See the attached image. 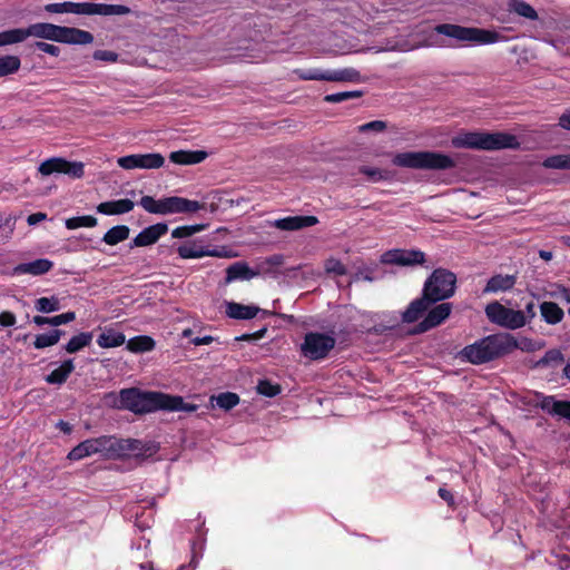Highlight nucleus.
I'll list each match as a JSON object with an SVG mask.
<instances>
[{"mask_svg":"<svg viewBox=\"0 0 570 570\" xmlns=\"http://www.w3.org/2000/svg\"><path fill=\"white\" fill-rule=\"evenodd\" d=\"M118 407L135 414L151 413L160 410L195 412L198 409L196 404L186 403L180 395L157 391H141L137 387L124 389L119 392Z\"/></svg>","mask_w":570,"mask_h":570,"instance_id":"1","label":"nucleus"},{"mask_svg":"<svg viewBox=\"0 0 570 570\" xmlns=\"http://www.w3.org/2000/svg\"><path fill=\"white\" fill-rule=\"evenodd\" d=\"M456 275L445 268H436L426 278L422 296L412 301L402 314L404 323H414L438 302L452 297L455 293Z\"/></svg>","mask_w":570,"mask_h":570,"instance_id":"2","label":"nucleus"},{"mask_svg":"<svg viewBox=\"0 0 570 570\" xmlns=\"http://www.w3.org/2000/svg\"><path fill=\"white\" fill-rule=\"evenodd\" d=\"M519 348L517 338L510 333L484 336L461 351V356L474 365H481L504 357Z\"/></svg>","mask_w":570,"mask_h":570,"instance_id":"3","label":"nucleus"},{"mask_svg":"<svg viewBox=\"0 0 570 570\" xmlns=\"http://www.w3.org/2000/svg\"><path fill=\"white\" fill-rule=\"evenodd\" d=\"M452 145L456 148L476 150L517 149L520 147L517 136L512 134L480 131L461 134L452 139Z\"/></svg>","mask_w":570,"mask_h":570,"instance_id":"4","label":"nucleus"},{"mask_svg":"<svg viewBox=\"0 0 570 570\" xmlns=\"http://www.w3.org/2000/svg\"><path fill=\"white\" fill-rule=\"evenodd\" d=\"M147 213L154 215L191 214L205 209V204L198 200H191L180 196H168L155 199L153 196L145 195L138 202Z\"/></svg>","mask_w":570,"mask_h":570,"instance_id":"5","label":"nucleus"},{"mask_svg":"<svg viewBox=\"0 0 570 570\" xmlns=\"http://www.w3.org/2000/svg\"><path fill=\"white\" fill-rule=\"evenodd\" d=\"M392 161L395 166L413 169L446 170L455 167L450 156L436 151L399 153Z\"/></svg>","mask_w":570,"mask_h":570,"instance_id":"6","label":"nucleus"},{"mask_svg":"<svg viewBox=\"0 0 570 570\" xmlns=\"http://www.w3.org/2000/svg\"><path fill=\"white\" fill-rule=\"evenodd\" d=\"M43 9L49 13H73L85 16H126L131 12V9L124 4L72 1L48 3Z\"/></svg>","mask_w":570,"mask_h":570,"instance_id":"7","label":"nucleus"},{"mask_svg":"<svg viewBox=\"0 0 570 570\" xmlns=\"http://www.w3.org/2000/svg\"><path fill=\"white\" fill-rule=\"evenodd\" d=\"M438 35L453 38L460 42H472L478 45H490L502 41L505 37L494 30L476 27H463L453 23H440L434 27Z\"/></svg>","mask_w":570,"mask_h":570,"instance_id":"8","label":"nucleus"},{"mask_svg":"<svg viewBox=\"0 0 570 570\" xmlns=\"http://www.w3.org/2000/svg\"><path fill=\"white\" fill-rule=\"evenodd\" d=\"M485 314L491 323L508 330H518L525 325V317L520 309L505 307L497 301L487 305Z\"/></svg>","mask_w":570,"mask_h":570,"instance_id":"9","label":"nucleus"},{"mask_svg":"<svg viewBox=\"0 0 570 570\" xmlns=\"http://www.w3.org/2000/svg\"><path fill=\"white\" fill-rule=\"evenodd\" d=\"M335 344L336 340L332 335L309 332L305 334L301 350L305 357L317 361L327 357Z\"/></svg>","mask_w":570,"mask_h":570,"instance_id":"10","label":"nucleus"},{"mask_svg":"<svg viewBox=\"0 0 570 570\" xmlns=\"http://www.w3.org/2000/svg\"><path fill=\"white\" fill-rule=\"evenodd\" d=\"M112 436L102 435L95 439H88L76 445L68 454V459L79 461L92 454L100 453L104 456L111 458Z\"/></svg>","mask_w":570,"mask_h":570,"instance_id":"11","label":"nucleus"},{"mask_svg":"<svg viewBox=\"0 0 570 570\" xmlns=\"http://www.w3.org/2000/svg\"><path fill=\"white\" fill-rule=\"evenodd\" d=\"M38 170L43 176L65 174L76 179L85 175V165L81 161H69L62 157H51L42 161Z\"/></svg>","mask_w":570,"mask_h":570,"instance_id":"12","label":"nucleus"},{"mask_svg":"<svg viewBox=\"0 0 570 570\" xmlns=\"http://www.w3.org/2000/svg\"><path fill=\"white\" fill-rule=\"evenodd\" d=\"M157 451L151 443H144L136 439H117L112 436L111 458H121L134 453L136 456H149Z\"/></svg>","mask_w":570,"mask_h":570,"instance_id":"13","label":"nucleus"},{"mask_svg":"<svg viewBox=\"0 0 570 570\" xmlns=\"http://www.w3.org/2000/svg\"><path fill=\"white\" fill-rule=\"evenodd\" d=\"M177 253L180 258L189 259V258H202L205 256H212V257H228L227 250L225 247L218 248L214 247L210 248V246H204L202 242L194 240L184 243L178 246Z\"/></svg>","mask_w":570,"mask_h":570,"instance_id":"14","label":"nucleus"},{"mask_svg":"<svg viewBox=\"0 0 570 570\" xmlns=\"http://www.w3.org/2000/svg\"><path fill=\"white\" fill-rule=\"evenodd\" d=\"M164 157L160 154L128 155L118 159V165L124 169L147 168L157 169L164 165Z\"/></svg>","mask_w":570,"mask_h":570,"instance_id":"15","label":"nucleus"},{"mask_svg":"<svg viewBox=\"0 0 570 570\" xmlns=\"http://www.w3.org/2000/svg\"><path fill=\"white\" fill-rule=\"evenodd\" d=\"M382 262L399 266H413L425 262V254L417 249H393L383 254Z\"/></svg>","mask_w":570,"mask_h":570,"instance_id":"16","label":"nucleus"},{"mask_svg":"<svg viewBox=\"0 0 570 570\" xmlns=\"http://www.w3.org/2000/svg\"><path fill=\"white\" fill-rule=\"evenodd\" d=\"M451 311L452 304L446 302L440 303L431 309L429 307L426 316L416 325L414 333H424L439 326L450 316Z\"/></svg>","mask_w":570,"mask_h":570,"instance_id":"17","label":"nucleus"},{"mask_svg":"<svg viewBox=\"0 0 570 570\" xmlns=\"http://www.w3.org/2000/svg\"><path fill=\"white\" fill-rule=\"evenodd\" d=\"M168 225L166 223H157L144 228L134 239L132 246L136 247H145L153 245L158 242V239L167 234Z\"/></svg>","mask_w":570,"mask_h":570,"instance_id":"18","label":"nucleus"},{"mask_svg":"<svg viewBox=\"0 0 570 570\" xmlns=\"http://www.w3.org/2000/svg\"><path fill=\"white\" fill-rule=\"evenodd\" d=\"M62 26L49 23V22H37L24 28L26 38L35 37L46 39L50 41L59 42L60 31Z\"/></svg>","mask_w":570,"mask_h":570,"instance_id":"19","label":"nucleus"},{"mask_svg":"<svg viewBox=\"0 0 570 570\" xmlns=\"http://www.w3.org/2000/svg\"><path fill=\"white\" fill-rule=\"evenodd\" d=\"M318 223V218L313 215L307 216H288L276 219L274 226L281 230H299L305 227L315 226Z\"/></svg>","mask_w":570,"mask_h":570,"instance_id":"20","label":"nucleus"},{"mask_svg":"<svg viewBox=\"0 0 570 570\" xmlns=\"http://www.w3.org/2000/svg\"><path fill=\"white\" fill-rule=\"evenodd\" d=\"M60 43L67 45H90L94 42L91 32L75 27H61Z\"/></svg>","mask_w":570,"mask_h":570,"instance_id":"21","label":"nucleus"},{"mask_svg":"<svg viewBox=\"0 0 570 570\" xmlns=\"http://www.w3.org/2000/svg\"><path fill=\"white\" fill-rule=\"evenodd\" d=\"M135 207V203L131 199L122 198L117 200H109L100 203L97 206V212L102 215L114 216L122 215L131 212Z\"/></svg>","mask_w":570,"mask_h":570,"instance_id":"22","label":"nucleus"},{"mask_svg":"<svg viewBox=\"0 0 570 570\" xmlns=\"http://www.w3.org/2000/svg\"><path fill=\"white\" fill-rule=\"evenodd\" d=\"M515 284V275L495 274L487 282V285L483 288V294L507 292L512 289Z\"/></svg>","mask_w":570,"mask_h":570,"instance_id":"23","label":"nucleus"},{"mask_svg":"<svg viewBox=\"0 0 570 570\" xmlns=\"http://www.w3.org/2000/svg\"><path fill=\"white\" fill-rule=\"evenodd\" d=\"M539 406L551 415L570 420V401H558L554 396H542Z\"/></svg>","mask_w":570,"mask_h":570,"instance_id":"24","label":"nucleus"},{"mask_svg":"<svg viewBox=\"0 0 570 570\" xmlns=\"http://www.w3.org/2000/svg\"><path fill=\"white\" fill-rule=\"evenodd\" d=\"M207 158L205 150H177L169 155L171 163L177 165H195Z\"/></svg>","mask_w":570,"mask_h":570,"instance_id":"25","label":"nucleus"},{"mask_svg":"<svg viewBox=\"0 0 570 570\" xmlns=\"http://www.w3.org/2000/svg\"><path fill=\"white\" fill-rule=\"evenodd\" d=\"M53 267V263L47 258H38L29 263L19 264L16 267L18 274H30L39 276L48 273Z\"/></svg>","mask_w":570,"mask_h":570,"instance_id":"26","label":"nucleus"},{"mask_svg":"<svg viewBox=\"0 0 570 570\" xmlns=\"http://www.w3.org/2000/svg\"><path fill=\"white\" fill-rule=\"evenodd\" d=\"M75 371L72 358L65 360L59 367L51 371L46 376V382L49 384L61 385L67 382L70 374Z\"/></svg>","mask_w":570,"mask_h":570,"instance_id":"27","label":"nucleus"},{"mask_svg":"<svg viewBox=\"0 0 570 570\" xmlns=\"http://www.w3.org/2000/svg\"><path fill=\"white\" fill-rule=\"evenodd\" d=\"M259 312V307L254 305H243L240 303L230 302L227 304L226 314L234 320H252Z\"/></svg>","mask_w":570,"mask_h":570,"instance_id":"28","label":"nucleus"},{"mask_svg":"<svg viewBox=\"0 0 570 570\" xmlns=\"http://www.w3.org/2000/svg\"><path fill=\"white\" fill-rule=\"evenodd\" d=\"M258 272L253 271L246 263L237 262L226 269V281L233 282L237 279L249 281L257 276Z\"/></svg>","mask_w":570,"mask_h":570,"instance_id":"29","label":"nucleus"},{"mask_svg":"<svg viewBox=\"0 0 570 570\" xmlns=\"http://www.w3.org/2000/svg\"><path fill=\"white\" fill-rule=\"evenodd\" d=\"M540 313L547 324L556 325L563 320V309L554 302H543L540 304Z\"/></svg>","mask_w":570,"mask_h":570,"instance_id":"30","label":"nucleus"},{"mask_svg":"<svg viewBox=\"0 0 570 570\" xmlns=\"http://www.w3.org/2000/svg\"><path fill=\"white\" fill-rule=\"evenodd\" d=\"M126 342V336L122 332L109 328L104 331L97 338V344L102 348H111L121 346Z\"/></svg>","mask_w":570,"mask_h":570,"instance_id":"31","label":"nucleus"},{"mask_svg":"<svg viewBox=\"0 0 570 570\" xmlns=\"http://www.w3.org/2000/svg\"><path fill=\"white\" fill-rule=\"evenodd\" d=\"M155 340L148 335H138L127 342L126 348L131 353H145L155 348Z\"/></svg>","mask_w":570,"mask_h":570,"instance_id":"32","label":"nucleus"},{"mask_svg":"<svg viewBox=\"0 0 570 570\" xmlns=\"http://www.w3.org/2000/svg\"><path fill=\"white\" fill-rule=\"evenodd\" d=\"M92 332H81L77 335H73L69 340V342L63 346V350L69 354L77 353L82 348L89 346L92 342Z\"/></svg>","mask_w":570,"mask_h":570,"instance_id":"33","label":"nucleus"},{"mask_svg":"<svg viewBox=\"0 0 570 570\" xmlns=\"http://www.w3.org/2000/svg\"><path fill=\"white\" fill-rule=\"evenodd\" d=\"M328 81L361 82L362 77L358 70L350 67L340 70H328Z\"/></svg>","mask_w":570,"mask_h":570,"instance_id":"34","label":"nucleus"},{"mask_svg":"<svg viewBox=\"0 0 570 570\" xmlns=\"http://www.w3.org/2000/svg\"><path fill=\"white\" fill-rule=\"evenodd\" d=\"M75 318H76L75 312H67V313H62V314L51 316V317L36 315V316H33V323L38 326H43V325L60 326L62 324H67V323L75 321Z\"/></svg>","mask_w":570,"mask_h":570,"instance_id":"35","label":"nucleus"},{"mask_svg":"<svg viewBox=\"0 0 570 570\" xmlns=\"http://www.w3.org/2000/svg\"><path fill=\"white\" fill-rule=\"evenodd\" d=\"M130 229L126 225H117L108 229L104 237L102 242H105L108 245H117L124 240H126L129 237Z\"/></svg>","mask_w":570,"mask_h":570,"instance_id":"36","label":"nucleus"},{"mask_svg":"<svg viewBox=\"0 0 570 570\" xmlns=\"http://www.w3.org/2000/svg\"><path fill=\"white\" fill-rule=\"evenodd\" d=\"M63 334L65 332L58 328L51 330L48 333L38 334L33 341V346L38 350L53 346L59 342Z\"/></svg>","mask_w":570,"mask_h":570,"instance_id":"37","label":"nucleus"},{"mask_svg":"<svg viewBox=\"0 0 570 570\" xmlns=\"http://www.w3.org/2000/svg\"><path fill=\"white\" fill-rule=\"evenodd\" d=\"M21 66V60L18 56H0V78L16 73Z\"/></svg>","mask_w":570,"mask_h":570,"instance_id":"38","label":"nucleus"},{"mask_svg":"<svg viewBox=\"0 0 570 570\" xmlns=\"http://www.w3.org/2000/svg\"><path fill=\"white\" fill-rule=\"evenodd\" d=\"M542 166L548 169L570 170V154L549 156L542 161Z\"/></svg>","mask_w":570,"mask_h":570,"instance_id":"39","label":"nucleus"},{"mask_svg":"<svg viewBox=\"0 0 570 570\" xmlns=\"http://www.w3.org/2000/svg\"><path fill=\"white\" fill-rule=\"evenodd\" d=\"M212 401H215L216 405L219 407V409H223L225 411H229L232 410L233 407H235L240 399L238 396V394L236 393H233V392H223V393H219L218 395H214L212 396L210 399Z\"/></svg>","mask_w":570,"mask_h":570,"instance_id":"40","label":"nucleus"},{"mask_svg":"<svg viewBox=\"0 0 570 570\" xmlns=\"http://www.w3.org/2000/svg\"><path fill=\"white\" fill-rule=\"evenodd\" d=\"M27 38L24 28L4 30L0 32V47L19 43L24 41Z\"/></svg>","mask_w":570,"mask_h":570,"instance_id":"41","label":"nucleus"},{"mask_svg":"<svg viewBox=\"0 0 570 570\" xmlns=\"http://www.w3.org/2000/svg\"><path fill=\"white\" fill-rule=\"evenodd\" d=\"M509 7H510V10H512L513 12H515L517 14H519L523 18H527L530 20L538 19V13L533 9V7L522 0H510Z\"/></svg>","mask_w":570,"mask_h":570,"instance_id":"42","label":"nucleus"},{"mask_svg":"<svg viewBox=\"0 0 570 570\" xmlns=\"http://www.w3.org/2000/svg\"><path fill=\"white\" fill-rule=\"evenodd\" d=\"M294 73L301 80H323V81H328V70H323V69H320V68L295 69Z\"/></svg>","mask_w":570,"mask_h":570,"instance_id":"43","label":"nucleus"},{"mask_svg":"<svg viewBox=\"0 0 570 570\" xmlns=\"http://www.w3.org/2000/svg\"><path fill=\"white\" fill-rule=\"evenodd\" d=\"M207 227L206 224H196V225H185V226H178L171 232L173 238H187L191 237L193 235L205 230Z\"/></svg>","mask_w":570,"mask_h":570,"instance_id":"44","label":"nucleus"},{"mask_svg":"<svg viewBox=\"0 0 570 570\" xmlns=\"http://www.w3.org/2000/svg\"><path fill=\"white\" fill-rule=\"evenodd\" d=\"M98 220L95 216L91 215H85V216H77L71 217L66 220V227L68 229H77L80 227H95L97 225Z\"/></svg>","mask_w":570,"mask_h":570,"instance_id":"45","label":"nucleus"},{"mask_svg":"<svg viewBox=\"0 0 570 570\" xmlns=\"http://www.w3.org/2000/svg\"><path fill=\"white\" fill-rule=\"evenodd\" d=\"M35 307L40 313H51L60 309V302L56 296L40 297L36 301Z\"/></svg>","mask_w":570,"mask_h":570,"instance_id":"46","label":"nucleus"},{"mask_svg":"<svg viewBox=\"0 0 570 570\" xmlns=\"http://www.w3.org/2000/svg\"><path fill=\"white\" fill-rule=\"evenodd\" d=\"M563 354L559 350L553 348L547 351L542 358L538 361L537 365L540 367L558 366L563 363Z\"/></svg>","mask_w":570,"mask_h":570,"instance_id":"47","label":"nucleus"},{"mask_svg":"<svg viewBox=\"0 0 570 570\" xmlns=\"http://www.w3.org/2000/svg\"><path fill=\"white\" fill-rule=\"evenodd\" d=\"M257 392L261 395L274 397L282 392V387L279 384L273 383L269 380H261L257 384Z\"/></svg>","mask_w":570,"mask_h":570,"instance_id":"48","label":"nucleus"},{"mask_svg":"<svg viewBox=\"0 0 570 570\" xmlns=\"http://www.w3.org/2000/svg\"><path fill=\"white\" fill-rule=\"evenodd\" d=\"M363 96L361 90L342 91L336 94H330L324 97V101L328 104H340L348 99L360 98Z\"/></svg>","mask_w":570,"mask_h":570,"instance_id":"49","label":"nucleus"},{"mask_svg":"<svg viewBox=\"0 0 570 570\" xmlns=\"http://www.w3.org/2000/svg\"><path fill=\"white\" fill-rule=\"evenodd\" d=\"M358 173L367 176V178L372 181L387 180L391 177L390 171L372 168L368 166H361L358 168Z\"/></svg>","mask_w":570,"mask_h":570,"instance_id":"50","label":"nucleus"},{"mask_svg":"<svg viewBox=\"0 0 570 570\" xmlns=\"http://www.w3.org/2000/svg\"><path fill=\"white\" fill-rule=\"evenodd\" d=\"M387 125L383 120H373L366 124H363L358 126L360 132H368V131H375V132H383L386 129Z\"/></svg>","mask_w":570,"mask_h":570,"instance_id":"51","label":"nucleus"},{"mask_svg":"<svg viewBox=\"0 0 570 570\" xmlns=\"http://www.w3.org/2000/svg\"><path fill=\"white\" fill-rule=\"evenodd\" d=\"M325 267L328 273H333L338 276H343L346 274L345 265L341 261L335 259V258L328 259L326 262Z\"/></svg>","mask_w":570,"mask_h":570,"instance_id":"52","label":"nucleus"},{"mask_svg":"<svg viewBox=\"0 0 570 570\" xmlns=\"http://www.w3.org/2000/svg\"><path fill=\"white\" fill-rule=\"evenodd\" d=\"M35 48L39 51H42L45 53H48L52 57H58L60 55V48L56 45H51L43 41H37L35 43Z\"/></svg>","mask_w":570,"mask_h":570,"instance_id":"53","label":"nucleus"},{"mask_svg":"<svg viewBox=\"0 0 570 570\" xmlns=\"http://www.w3.org/2000/svg\"><path fill=\"white\" fill-rule=\"evenodd\" d=\"M117 53L109 50H96L94 53V58L96 60L115 62L117 60Z\"/></svg>","mask_w":570,"mask_h":570,"instance_id":"54","label":"nucleus"},{"mask_svg":"<svg viewBox=\"0 0 570 570\" xmlns=\"http://www.w3.org/2000/svg\"><path fill=\"white\" fill-rule=\"evenodd\" d=\"M16 315L12 312L3 311L0 313V325L3 327H10L16 324Z\"/></svg>","mask_w":570,"mask_h":570,"instance_id":"55","label":"nucleus"},{"mask_svg":"<svg viewBox=\"0 0 570 570\" xmlns=\"http://www.w3.org/2000/svg\"><path fill=\"white\" fill-rule=\"evenodd\" d=\"M521 313H523V316L525 317L527 325L537 315L534 301L531 299L530 302H528L524 306V309H522Z\"/></svg>","mask_w":570,"mask_h":570,"instance_id":"56","label":"nucleus"},{"mask_svg":"<svg viewBox=\"0 0 570 570\" xmlns=\"http://www.w3.org/2000/svg\"><path fill=\"white\" fill-rule=\"evenodd\" d=\"M438 494L439 497L444 500L446 502V504L450 507V508H454L455 507V499H454V495L452 494V492H450L448 489H445L444 487H441L439 488L438 490Z\"/></svg>","mask_w":570,"mask_h":570,"instance_id":"57","label":"nucleus"},{"mask_svg":"<svg viewBox=\"0 0 570 570\" xmlns=\"http://www.w3.org/2000/svg\"><path fill=\"white\" fill-rule=\"evenodd\" d=\"M266 332H267V330L264 327V328H261L250 334H243L240 337H238V340H240V341H257V340L263 338Z\"/></svg>","mask_w":570,"mask_h":570,"instance_id":"58","label":"nucleus"},{"mask_svg":"<svg viewBox=\"0 0 570 570\" xmlns=\"http://www.w3.org/2000/svg\"><path fill=\"white\" fill-rule=\"evenodd\" d=\"M47 215L43 213H35L28 216L27 222L29 225H36L46 219Z\"/></svg>","mask_w":570,"mask_h":570,"instance_id":"59","label":"nucleus"},{"mask_svg":"<svg viewBox=\"0 0 570 570\" xmlns=\"http://www.w3.org/2000/svg\"><path fill=\"white\" fill-rule=\"evenodd\" d=\"M559 126L563 129L570 130V111H567L560 116Z\"/></svg>","mask_w":570,"mask_h":570,"instance_id":"60","label":"nucleus"},{"mask_svg":"<svg viewBox=\"0 0 570 570\" xmlns=\"http://www.w3.org/2000/svg\"><path fill=\"white\" fill-rule=\"evenodd\" d=\"M56 428L59 429L65 434H70L72 431V425L63 420H59L56 424Z\"/></svg>","mask_w":570,"mask_h":570,"instance_id":"61","label":"nucleus"},{"mask_svg":"<svg viewBox=\"0 0 570 570\" xmlns=\"http://www.w3.org/2000/svg\"><path fill=\"white\" fill-rule=\"evenodd\" d=\"M213 341H214L213 336L206 335V336H203V337H195L194 340H191V343L194 345H196V346H199V345H208Z\"/></svg>","mask_w":570,"mask_h":570,"instance_id":"62","label":"nucleus"},{"mask_svg":"<svg viewBox=\"0 0 570 570\" xmlns=\"http://www.w3.org/2000/svg\"><path fill=\"white\" fill-rule=\"evenodd\" d=\"M559 288L561 293V298L564 299L567 303H570V288L562 285Z\"/></svg>","mask_w":570,"mask_h":570,"instance_id":"63","label":"nucleus"},{"mask_svg":"<svg viewBox=\"0 0 570 570\" xmlns=\"http://www.w3.org/2000/svg\"><path fill=\"white\" fill-rule=\"evenodd\" d=\"M539 256H540V258H542L543 261L549 262V261H551V259H552L553 254H552V252H550V250L541 249V250H539Z\"/></svg>","mask_w":570,"mask_h":570,"instance_id":"64","label":"nucleus"}]
</instances>
